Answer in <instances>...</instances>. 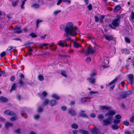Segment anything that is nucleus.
Listing matches in <instances>:
<instances>
[{
  "instance_id": "obj_14",
  "label": "nucleus",
  "mask_w": 134,
  "mask_h": 134,
  "mask_svg": "<svg viewBox=\"0 0 134 134\" xmlns=\"http://www.w3.org/2000/svg\"><path fill=\"white\" fill-rule=\"evenodd\" d=\"M74 47L75 48H78L81 46V44L76 41H75L73 43Z\"/></svg>"
},
{
  "instance_id": "obj_54",
  "label": "nucleus",
  "mask_w": 134,
  "mask_h": 134,
  "mask_svg": "<svg viewBox=\"0 0 134 134\" xmlns=\"http://www.w3.org/2000/svg\"><path fill=\"white\" fill-rule=\"evenodd\" d=\"M115 118L116 119H117L119 120L121 118V116L119 115H115Z\"/></svg>"
},
{
  "instance_id": "obj_3",
  "label": "nucleus",
  "mask_w": 134,
  "mask_h": 134,
  "mask_svg": "<svg viewBox=\"0 0 134 134\" xmlns=\"http://www.w3.org/2000/svg\"><path fill=\"white\" fill-rule=\"evenodd\" d=\"M120 23V20L119 18L113 20L111 23V25H109V26L112 29H114L112 25L114 27H116L118 26Z\"/></svg>"
},
{
  "instance_id": "obj_52",
  "label": "nucleus",
  "mask_w": 134,
  "mask_h": 134,
  "mask_svg": "<svg viewBox=\"0 0 134 134\" xmlns=\"http://www.w3.org/2000/svg\"><path fill=\"white\" fill-rule=\"evenodd\" d=\"M91 132L92 134H97L96 132V129H94L91 131Z\"/></svg>"
},
{
  "instance_id": "obj_11",
  "label": "nucleus",
  "mask_w": 134,
  "mask_h": 134,
  "mask_svg": "<svg viewBox=\"0 0 134 134\" xmlns=\"http://www.w3.org/2000/svg\"><path fill=\"white\" fill-rule=\"evenodd\" d=\"M104 63L105 64V65H103L101 67V69L103 68L104 69L108 67V65L109 63L108 61L107 60H105L104 59V60L103 61Z\"/></svg>"
},
{
  "instance_id": "obj_47",
  "label": "nucleus",
  "mask_w": 134,
  "mask_h": 134,
  "mask_svg": "<svg viewBox=\"0 0 134 134\" xmlns=\"http://www.w3.org/2000/svg\"><path fill=\"white\" fill-rule=\"evenodd\" d=\"M30 36L33 38L36 37H37V36L34 33H31L30 34Z\"/></svg>"
},
{
  "instance_id": "obj_43",
  "label": "nucleus",
  "mask_w": 134,
  "mask_h": 134,
  "mask_svg": "<svg viewBox=\"0 0 134 134\" xmlns=\"http://www.w3.org/2000/svg\"><path fill=\"white\" fill-rule=\"evenodd\" d=\"M120 121V120L119 119H115L114 120V121H113V123L114 124H116L118 123H119Z\"/></svg>"
},
{
  "instance_id": "obj_62",
  "label": "nucleus",
  "mask_w": 134,
  "mask_h": 134,
  "mask_svg": "<svg viewBox=\"0 0 134 134\" xmlns=\"http://www.w3.org/2000/svg\"><path fill=\"white\" fill-rule=\"evenodd\" d=\"M96 74V72L92 73L91 74V76L93 77V76H95Z\"/></svg>"
},
{
  "instance_id": "obj_17",
  "label": "nucleus",
  "mask_w": 134,
  "mask_h": 134,
  "mask_svg": "<svg viewBox=\"0 0 134 134\" xmlns=\"http://www.w3.org/2000/svg\"><path fill=\"white\" fill-rule=\"evenodd\" d=\"M13 126V124L8 122H6L5 124V127L7 129H8L10 127H12Z\"/></svg>"
},
{
  "instance_id": "obj_33",
  "label": "nucleus",
  "mask_w": 134,
  "mask_h": 134,
  "mask_svg": "<svg viewBox=\"0 0 134 134\" xmlns=\"http://www.w3.org/2000/svg\"><path fill=\"white\" fill-rule=\"evenodd\" d=\"M38 78L39 80L41 81H43L44 79V78L43 76L41 74L38 75Z\"/></svg>"
},
{
  "instance_id": "obj_27",
  "label": "nucleus",
  "mask_w": 134,
  "mask_h": 134,
  "mask_svg": "<svg viewBox=\"0 0 134 134\" xmlns=\"http://www.w3.org/2000/svg\"><path fill=\"white\" fill-rule=\"evenodd\" d=\"M121 7L119 5L116 6L114 9V12L116 13L120 9Z\"/></svg>"
},
{
  "instance_id": "obj_38",
  "label": "nucleus",
  "mask_w": 134,
  "mask_h": 134,
  "mask_svg": "<svg viewBox=\"0 0 134 134\" xmlns=\"http://www.w3.org/2000/svg\"><path fill=\"white\" fill-rule=\"evenodd\" d=\"M16 47L13 46H9L8 48L7 49V50L8 51H9L11 50L12 49H15Z\"/></svg>"
},
{
  "instance_id": "obj_49",
  "label": "nucleus",
  "mask_w": 134,
  "mask_h": 134,
  "mask_svg": "<svg viewBox=\"0 0 134 134\" xmlns=\"http://www.w3.org/2000/svg\"><path fill=\"white\" fill-rule=\"evenodd\" d=\"M134 120V116H133L130 118L129 121L130 122H133Z\"/></svg>"
},
{
  "instance_id": "obj_28",
  "label": "nucleus",
  "mask_w": 134,
  "mask_h": 134,
  "mask_svg": "<svg viewBox=\"0 0 134 134\" xmlns=\"http://www.w3.org/2000/svg\"><path fill=\"white\" fill-rule=\"evenodd\" d=\"M111 127L114 130H117L119 127V126L118 125L114 124Z\"/></svg>"
},
{
  "instance_id": "obj_7",
  "label": "nucleus",
  "mask_w": 134,
  "mask_h": 134,
  "mask_svg": "<svg viewBox=\"0 0 134 134\" xmlns=\"http://www.w3.org/2000/svg\"><path fill=\"white\" fill-rule=\"evenodd\" d=\"M53 45V43H52L50 44L47 43H40L39 44V46L40 48L43 49V48L44 46H49L50 47H52Z\"/></svg>"
},
{
  "instance_id": "obj_35",
  "label": "nucleus",
  "mask_w": 134,
  "mask_h": 134,
  "mask_svg": "<svg viewBox=\"0 0 134 134\" xmlns=\"http://www.w3.org/2000/svg\"><path fill=\"white\" fill-rule=\"evenodd\" d=\"M105 16L104 15H102L100 16V17L99 21L100 23H102L103 22V19L104 18Z\"/></svg>"
},
{
  "instance_id": "obj_44",
  "label": "nucleus",
  "mask_w": 134,
  "mask_h": 134,
  "mask_svg": "<svg viewBox=\"0 0 134 134\" xmlns=\"http://www.w3.org/2000/svg\"><path fill=\"white\" fill-rule=\"evenodd\" d=\"M87 98H90L89 97H86V98H82L81 100V102L84 103L86 101V99Z\"/></svg>"
},
{
  "instance_id": "obj_59",
  "label": "nucleus",
  "mask_w": 134,
  "mask_h": 134,
  "mask_svg": "<svg viewBox=\"0 0 134 134\" xmlns=\"http://www.w3.org/2000/svg\"><path fill=\"white\" fill-rule=\"evenodd\" d=\"M87 7L89 10H91L92 9V6L91 4H90Z\"/></svg>"
},
{
  "instance_id": "obj_64",
  "label": "nucleus",
  "mask_w": 134,
  "mask_h": 134,
  "mask_svg": "<svg viewBox=\"0 0 134 134\" xmlns=\"http://www.w3.org/2000/svg\"><path fill=\"white\" fill-rule=\"evenodd\" d=\"M127 96L130 94L132 93V92L131 91H128L125 92Z\"/></svg>"
},
{
  "instance_id": "obj_19",
  "label": "nucleus",
  "mask_w": 134,
  "mask_h": 134,
  "mask_svg": "<svg viewBox=\"0 0 134 134\" xmlns=\"http://www.w3.org/2000/svg\"><path fill=\"white\" fill-rule=\"evenodd\" d=\"M128 77L129 79V81L131 84L133 83V75L132 74H129L128 75Z\"/></svg>"
},
{
  "instance_id": "obj_39",
  "label": "nucleus",
  "mask_w": 134,
  "mask_h": 134,
  "mask_svg": "<svg viewBox=\"0 0 134 134\" xmlns=\"http://www.w3.org/2000/svg\"><path fill=\"white\" fill-rule=\"evenodd\" d=\"M98 93V91H90L89 93V95H91L92 94H97Z\"/></svg>"
},
{
  "instance_id": "obj_50",
  "label": "nucleus",
  "mask_w": 134,
  "mask_h": 134,
  "mask_svg": "<svg viewBox=\"0 0 134 134\" xmlns=\"http://www.w3.org/2000/svg\"><path fill=\"white\" fill-rule=\"evenodd\" d=\"M125 41L126 42L128 43H130V40L127 37H125Z\"/></svg>"
},
{
  "instance_id": "obj_31",
  "label": "nucleus",
  "mask_w": 134,
  "mask_h": 134,
  "mask_svg": "<svg viewBox=\"0 0 134 134\" xmlns=\"http://www.w3.org/2000/svg\"><path fill=\"white\" fill-rule=\"evenodd\" d=\"M79 131L82 134H88V132L87 131L82 130H80Z\"/></svg>"
},
{
  "instance_id": "obj_58",
  "label": "nucleus",
  "mask_w": 134,
  "mask_h": 134,
  "mask_svg": "<svg viewBox=\"0 0 134 134\" xmlns=\"http://www.w3.org/2000/svg\"><path fill=\"white\" fill-rule=\"evenodd\" d=\"M91 58L90 57H87L86 59V62H87L88 63L91 61Z\"/></svg>"
},
{
  "instance_id": "obj_2",
  "label": "nucleus",
  "mask_w": 134,
  "mask_h": 134,
  "mask_svg": "<svg viewBox=\"0 0 134 134\" xmlns=\"http://www.w3.org/2000/svg\"><path fill=\"white\" fill-rule=\"evenodd\" d=\"M97 46H95L94 47L90 46L89 47H87L86 52V53H87V54H93L95 53L97 49Z\"/></svg>"
},
{
  "instance_id": "obj_53",
  "label": "nucleus",
  "mask_w": 134,
  "mask_h": 134,
  "mask_svg": "<svg viewBox=\"0 0 134 134\" xmlns=\"http://www.w3.org/2000/svg\"><path fill=\"white\" fill-rule=\"evenodd\" d=\"M94 18L95 19V21L96 22H98L99 20L98 17L97 16H94Z\"/></svg>"
},
{
  "instance_id": "obj_15",
  "label": "nucleus",
  "mask_w": 134,
  "mask_h": 134,
  "mask_svg": "<svg viewBox=\"0 0 134 134\" xmlns=\"http://www.w3.org/2000/svg\"><path fill=\"white\" fill-rule=\"evenodd\" d=\"M127 96L125 92H124L120 95V96L118 97V99H120L125 98Z\"/></svg>"
},
{
  "instance_id": "obj_34",
  "label": "nucleus",
  "mask_w": 134,
  "mask_h": 134,
  "mask_svg": "<svg viewBox=\"0 0 134 134\" xmlns=\"http://www.w3.org/2000/svg\"><path fill=\"white\" fill-rule=\"evenodd\" d=\"M61 75L65 77H67V75H66V72L64 71H61Z\"/></svg>"
},
{
  "instance_id": "obj_45",
  "label": "nucleus",
  "mask_w": 134,
  "mask_h": 134,
  "mask_svg": "<svg viewBox=\"0 0 134 134\" xmlns=\"http://www.w3.org/2000/svg\"><path fill=\"white\" fill-rule=\"evenodd\" d=\"M2 75L4 76H5V71H1V70L0 69V77H1Z\"/></svg>"
},
{
  "instance_id": "obj_26",
  "label": "nucleus",
  "mask_w": 134,
  "mask_h": 134,
  "mask_svg": "<svg viewBox=\"0 0 134 134\" xmlns=\"http://www.w3.org/2000/svg\"><path fill=\"white\" fill-rule=\"evenodd\" d=\"M13 116H14L10 119V120L11 121H14L16 120L17 119V116L15 114V115H13Z\"/></svg>"
},
{
  "instance_id": "obj_8",
  "label": "nucleus",
  "mask_w": 134,
  "mask_h": 134,
  "mask_svg": "<svg viewBox=\"0 0 134 134\" xmlns=\"http://www.w3.org/2000/svg\"><path fill=\"white\" fill-rule=\"evenodd\" d=\"M115 113V111L110 110L108 111L107 113H106L105 115V116L109 117L110 116H111V115H114Z\"/></svg>"
},
{
  "instance_id": "obj_12",
  "label": "nucleus",
  "mask_w": 134,
  "mask_h": 134,
  "mask_svg": "<svg viewBox=\"0 0 134 134\" xmlns=\"http://www.w3.org/2000/svg\"><path fill=\"white\" fill-rule=\"evenodd\" d=\"M87 80L88 81L91 83L93 84L95 83L96 81V79L94 78L93 77H90L87 78Z\"/></svg>"
},
{
  "instance_id": "obj_22",
  "label": "nucleus",
  "mask_w": 134,
  "mask_h": 134,
  "mask_svg": "<svg viewBox=\"0 0 134 134\" xmlns=\"http://www.w3.org/2000/svg\"><path fill=\"white\" fill-rule=\"evenodd\" d=\"M85 111H81L79 114V115L80 116L87 118V116L86 114L84 113Z\"/></svg>"
},
{
  "instance_id": "obj_9",
  "label": "nucleus",
  "mask_w": 134,
  "mask_h": 134,
  "mask_svg": "<svg viewBox=\"0 0 134 134\" xmlns=\"http://www.w3.org/2000/svg\"><path fill=\"white\" fill-rule=\"evenodd\" d=\"M4 113L6 115H7L9 116H13L15 115L13 111H10L9 110H6L4 112Z\"/></svg>"
},
{
  "instance_id": "obj_51",
  "label": "nucleus",
  "mask_w": 134,
  "mask_h": 134,
  "mask_svg": "<svg viewBox=\"0 0 134 134\" xmlns=\"http://www.w3.org/2000/svg\"><path fill=\"white\" fill-rule=\"evenodd\" d=\"M19 83L21 85H24L23 82L22 80L21 79H19Z\"/></svg>"
},
{
  "instance_id": "obj_23",
  "label": "nucleus",
  "mask_w": 134,
  "mask_h": 134,
  "mask_svg": "<svg viewBox=\"0 0 134 134\" xmlns=\"http://www.w3.org/2000/svg\"><path fill=\"white\" fill-rule=\"evenodd\" d=\"M17 87V84H13L12 86L11 89L10 90V91L11 92L12 91L15 90Z\"/></svg>"
},
{
  "instance_id": "obj_40",
  "label": "nucleus",
  "mask_w": 134,
  "mask_h": 134,
  "mask_svg": "<svg viewBox=\"0 0 134 134\" xmlns=\"http://www.w3.org/2000/svg\"><path fill=\"white\" fill-rule=\"evenodd\" d=\"M21 132V130L20 129H17L15 130L14 131V132L15 133H16L18 134H19Z\"/></svg>"
},
{
  "instance_id": "obj_20",
  "label": "nucleus",
  "mask_w": 134,
  "mask_h": 134,
  "mask_svg": "<svg viewBox=\"0 0 134 134\" xmlns=\"http://www.w3.org/2000/svg\"><path fill=\"white\" fill-rule=\"evenodd\" d=\"M100 108L102 110L104 109L106 110H108L110 109V107L105 105L101 106L100 107Z\"/></svg>"
},
{
  "instance_id": "obj_30",
  "label": "nucleus",
  "mask_w": 134,
  "mask_h": 134,
  "mask_svg": "<svg viewBox=\"0 0 134 134\" xmlns=\"http://www.w3.org/2000/svg\"><path fill=\"white\" fill-rule=\"evenodd\" d=\"M98 118L99 119V120L102 122V119L103 118L104 116L102 114H100L98 115Z\"/></svg>"
},
{
  "instance_id": "obj_32",
  "label": "nucleus",
  "mask_w": 134,
  "mask_h": 134,
  "mask_svg": "<svg viewBox=\"0 0 134 134\" xmlns=\"http://www.w3.org/2000/svg\"><path fill=\"white\" fill-rule=\"evenodd\" d=\"M78 52L81 54H87V53H86V50H85L84 49H83L82 50L79 51Z\"/></svg>"
},
{
  "instance_id": "obj_5",
  "label": "nucleus",
  "mask_w": 134,
  "mask_h": 134,
  "mask_svg": "<svg viewBox=\"0 0 134 134\" xmlns=\"http://www.w3.org/2000/svg\"><path fill=\"white\" fill-rule=\"evenodd\" d=\"M70 40V38H68L64 40L60 41L58 42L57 44L60 47H63L64 46H68L66 42Z\"/></svg>"
},
{
  "instance_id": "obj_42",
  "label": "nucleus",
  "mask_w": 134,
  "mask_h": 134,
  "mask_svg": "<svg viewBox=\"0 0 134 134\" xmlns=\"http://www.w3.org/2000/svg\"><path fill=\"white\" fill-rule=\"evenodd\" d=\"M49 102V100L48 99H45V100H44V101L43 102V105H46Z\"/></svg>"
},
{
  "instance_id": "obj_57",
  "label": "nucleus",
  "mask_w": 134,
  "mask_h": 134,
  "mask_svg": "<svg viewBox=\"0 0 134 134\" xmlns=\"http://www.w3.org/2000/svg\"><path fill=\"white\" fill-rule=\"evenodd\" d=\"M61 110L63 111H65L67 109L66 107L64 106H63L61 108Z\"/></svg>"
},
{
  "instance_id": "obj_10",
  "label": "nucleus",
  "mask_w": 134,
  "mask_h": 134,
  "mask_svg": "<svg viewBox=\"0 0 134 134\" xmlns=\"http://www.w3.org/2000/svg\"><path fill=\"white\" fill-rule=\"evenodd\" d=\"M14 31L15 33L18 34L22 32V31L19 27H16L14 29Z\"/></svg>"
},
{
  "instance_id": "obj_16",
  "label": "nucleus",
  "mask_w": 134,
  "mask_h": 134,
  "mask_svg": "<svg viewBox=\"0 0 134 134\" xmlns=\"http://www.w3.org/2000/svg\"><path fill=\"white\" fill-rule=\"evenodd\" d=\"M105 38L107 40L110 41L113 40V37L111 35H106L105 36Z\"/></svg>"
},
{
  "instance_id": "obj_6",
  "label": "nucleus",
  "mask_w": 134,
  "mask_h": 134,
  "mask_svg": "<svg viewBox=\"0 0 134 134\" xmlns=\"http://www.w3.org/2000/svg\"><path fill=\"white\" fill-rule=\"evenodd\" d=\"M117 78L116 77L114 80L108 84V86L110 87V89L113 90L115 86V83L117 82Z\"/></svg>"
},
{
  "instance_id": "obj_25",
  "label": "nucleus",
  "mask_w": 134,
  "mask_h": 134,
  "mask_svg": "<svg viewBox=\"0 0 134 134\" xmlns=\"http://www.w3.org/2000/svg\"><path fill=\"white\" fill-rule=\"evenodd\" d=\"M68 113L72 116L75 115L76 114V112L75 111L72 109L69 110L68 111Z\"/></svg>"
},
{
  "instance_id": "obj_4",
  "label": "nucleus",
  "mask_w": 134,
  "mask_h": 134,
  "mask_svg": "<svg viewBox=\"0 0 134 134\" xmlns=\"http://www.w3.org/2000/svg\"><path fill=\"white\" fill-rule=\"evenodd\" d=\"M112 116H110L107 119H105L103 120L102 122L103 123V125L104 126H107L111 124V119Z\"/></svg>"
},
{
  "instance_id": "obj_18",
  "label": "nucleus",
  "mask_w": 134,
  "mask_h": 134,
  "mask_svg": "<svg viewBox=\"0 0 134 134\" xmlns=\"http://www.w3.org/2000/svg\"><path fill=\"white\" fill-rule=\"evenodd\" d=\"M121 51L122 54H129L130 53V51L128 49H121Z\"/></svg>"
},
{
  "instance_id": "obj_63",
  "label": "nucleus",
  "mask_w": 134,
  "mask_h": 134,
  "mask_svg": "<svg viewBox=\"0 0 134 134\" xmlns=\"http://www.w3.org/2000/svg\"><path fill=\"white\" fill-rule=\"evenodd\" d=\"M42 108L41 107H38V111L39 112H41L42 111Z\"/></svg>"
},
{
  "instance_id": "obj_55",
  "label": "nucleus",
  "mask_w": 134,
  "mask_h": 134,
  "mask_svg": "<svg viewBox=\"0 0 134 134\" xmlns=\"http://www.w3.org/2000/svg\"><path fill=\"white\" fill-rule=\"evenodd\" d=\"M34 119L36 120L40 118V116L38 115H36L34 116Z\"/></svg>"
},
{
  "instance_id": "obj_61",
  "label": "nucleus",
  "mask_w": 134,
  "mask_h": 134,
  "mask_svg": "<svg viewBox=\"0 0 134 134\" xmlns=\"http://www.w3.org/2000/svg\"><path fill=\"white\" fill-rule=\"evenodd\" d=\"M5 52H3L0 55L1 57H2L5 55Z\"/></svg>"
},
{
  "instance_id": "obj_36",
  "label": "nucleus",
  "mask_w": 134,
  "mask_h": 134,
  "mask_svg": "<svg viewBox=\"0 0 134 134\" xmlns=\"http://www.w3.org/2000/svg\"><path fill=\"white\" fill-rule=\"evenodd\" d=\"M71 126L72 128L77 129L78 128V125L76 124H72Z\"/></svg>"
},
{
  "instance_id": "obj_48",
  "label": "nucleus",
  "mask_w": 134,
  "mask_h": 134,
  "mask_svg": "<svg viewBox=\"0 0 134 134\" xmlns=\"http://www.w3.org/2000/svg\"><path fill=\"white\" fill-rule=\"evenodd\" d=\"M61 12V10H57L54 11L53 13L54 15H56L58 13H60Z\"/></svg>"
},
{
  "instance_id": "obj_37",
  "label": "nucleus",
  "mask_w": 134,
  "mask_h": 134,
  "mask_svg": "<svg viewBox=\"0 0 134 134\" xmlns=\"http://www.w3.org/2000/svg\"><path fill=\"white\" fill-rule=\"evenodd\" d=\"M130 18L132 21H133L134 20V13L133 12H131V14L130 16Z\"/></svg>"
},
{
  "instance_id": "obj_21",
  "label": "nucleus",
  "mask_w": 134,
  "mask_h": 134,
  "mask_svg": "<svg viewBox=\"0 0 134 134\" xmlns=\"http://www.w3.org/2000/svg\"><path fill=\"white\" fill-rule=\"evenodd\" d=\"M49 104L51 106H54L57 104L56 101L53 99L51 100V101H50Z\"/></svg>"
},
{
  "instance_id": "obj_56",
  "label": "nucleus",
  "mask_w": 134,
  "mask_h": 134,
  "mask_svg": "<svg viewBox=\"0 0 134 134\" xmlns=\"http://www.w3.org/2000/svg\"><path fill=\"white\" fill-rule=\"evenodd\" d=\"M124 124L126 126H128L129 125V122L127 121H125L124 122Z\"/></svg>"
},
{
  "instance_id": "obj_1",
  "label": "nucleus",
  "mask_w": 134,
  "mask_h": 134,
  "mask_svg": "<svg viewBox=\"0 0 134 134\" xmlns=\"http://www.w3.org/2000/svg\"><path fill=\"white\" fill-rule=\"evenodd\" d=\"M77 27L74 26L72 23L69 22L66 24L65 31L67 34L70 35L74 36L77 34Z\"/></svg>"
},
{
  "instance_id": "obj_46",
  "label": "nucleus",
  "mask_w": 134,
  "mask_h": 134,
  "mask_svg": "<svg viewBox=\"0 0 134 134\" xmlns=\"http://www.w3.org/2000/svg\"><path fill=\"white\" fill-rule=\"evenodd\" d=\"M42 94L44 97H46L47 96V92L43 91L42 92Z\"/></svg>"
},
{
  "instance_id": "obj_29",
  "label": "nucleus",
  "mask_w": 134,
  "mask_h": 134,
  "mask_svg": "<svg viewBox=\"0 0 134 134\" xmlns=\"http://www.w3.org/2000/svg\"><path fill=\"white\" fill-rule=\"evenodd\" d=\"M31 7L37 9L39 7V5L37 3H34L31 5Z\"/></svg>"
},
{
  "instance_id": "obj_24",
  "label": "nucleus",
  "mask_w": 134,
  "mask_h": 134,
  "mask_svg": "<svg viewBox=\"0 0 134 134\" xmlns=\"http://www.w3.org/2000/svg\"><path fill=\"white\" fill-rule=\"evenodd\" d=\"M52 97L56 100H58L60 98L56 94H52Z\"/></svg>"
},
{
  "instance_id": "obj_13",
  "label": "nucleus",
  "mask_w": 134,
  "mask_h": 134,
  "mask_svg": "<svg viewBox=\"0 0 134 134\" xmlns=\"http://www.w3.org/2000/svg\"><path fill=\"white\" fill-rule=\"evenodd\" d=\"M8 101L7 99L5 97L3 96L0 97V102L2 103H5Z\"/></svg>"
},
{
  "instance_id": "obj_41",
  "label": "nucleus",
  "mask_w": 134,
  "mask_h": 134,
  "mask_svg": "<svg viewBox=\"0 0 134 134\" xmlns=\"http://www.w3.org/2000/svg\"><path fill=\"white\" fill-rule=\"evenodd\" d=\"M18 2V1H14L12 3V5L14 7L16 6Z\"/></svg>"
},
{
  "instance_id": "obj_60",
  "label": "nucleus",
  "mask_w": 134,
  "mask_h": 134,
  "mask_svg": "<svg viewBox=\"0 0 134 134\" xmlns=\"http://www.w3.org/2000/svg\"><path fill=\"white\" fill-rule=\"evenodd\" d=\"M5 118L2 117L0 116V121L2 122H3L5 121Z\"/></svg>"
}]
</instances>
